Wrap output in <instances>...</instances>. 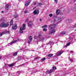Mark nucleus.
I'll list each match as a JSON object with an SVG mask.
<instances>
[{
	"label": "nucleus",
	"mask_w": 76,
	"mask_h": 76,
	"mask_svg": "<svg viewBox=\"0 0 76 76\" xmlns=\"http://www.w3.org/2000/svg\"><path fill=\"white\" fill-rule=\"evenodd\" d=\"M22 49H20V50H21Z\"/></svg>",
	"instance_id": "53"
},
{
	"label": "nucleus",
	"mask_w": 76,
	"mask_h": 76,
	"mask_svg": "<svg viewBox=\"0 0 76 76\" xmlns=\"http://www.w3.org/2000/svg\"><path fill=\"white\" fill-rule=\"evenodd\" d=\"M61 34H62V35H64V34H65V32H61Z\"/></svg>",
	"instance_id": "35"
},
{
	"label": "nucleus",
	"mask_w": 76,
	"mask_h": 76,
	"mask_svg": "<svg viewBox=\"0 0 76 76\" xmlns=\"http://www.w3.org/2000/svg\"><path fill=\"white\" fill-rule=\"evenodd\" d=\"M28 39H29V41L28 42V44H30V42H32V36H30L28 37Z\"/></svg>",
	"instance_id": "6"
},
{
	"label": "nucleus",
	"mask_w": 76,
	"mask_h": 76,
	"mask_svg": "<svg viewBox=\"0 0 76 76\" xmlns=\"http://www.w3.org/2000/svg\"><path fill=\"white\" fill-rule=\"evenodd\" d=\"M10 23V22H9L7 23H1L0 26L2 28H7V27H8V26H9Z\"/></svg>",
	"instance_id": "1"
},
{
	"label": "nucleus",
	"mask_w": 76,
	"mask_h": 76,
	"mask_svg": "<svg viewBox=\"0 0 76 76\" xmlns=\"http://www.w3.org/2000/svg\"><path fill=\"white\" fill-rule=\"evenodd\" d=\"M23 64H22L20 65V67H21V66H23Z\"/></svg>",
	"instance_id": "49"
},
{
	"label": "nucleus",
	"mask_w": 76,
	"mask_h": 76,
	"mask_svg": "<svg viewBox=\"0 0 76 76\" xmlns=\"http://www.w3.org/2000/svg\"><path fill=\"white\" fill-rule=\"evenodd\" d=\"M17 40H19V39H17Z\"/></svg>",
	"instance_id": "52"
},
{
	"label": "nucleus",
	"mask_w": 76,
	"mask_h": 76,
	"mask_svg": "<svg viewBox=\"0 0 76 76\" xmlns=\"http://www.w3.org/2000/svg\"><path fill=\"white\" fill-rule=\"evenodd\" d=\"M34 5H36H36H37V6L38 4H37L36 3V2H34Z\"/></svg>",
	"instance_id": "38"
},
{
	"label": "nucleus",
	"mask_w": 76,
	"mask_h": 76,
	"mask_svg": "<svg viewBox=\"0 0 76 76\" xmlns=\"http://www.w3.org/2000/svg\"><path fill=\"white\" fill-rule=\"evenodd\" d=\"M39 21L41 22L42 21V19H39Z\"/></svg>",
	"instance_id": "44"
},
{
	"label": "nucleus",
	"mask_w": 76,
	"mask_h": 76,
	"mask_svg": "<svg viewBox=\"0 0 76 76\" xmlns=\"http://www.w3.org/2000/svg\"><path fill=\"white\" fill-rule=\"evenodd\" d=\"M73 1L75 3V2H76V0H73Z\"/></svg>",
	"instance_id": "45"
},
{
	"label": "nucleus",
	"mask_w": 76,
	"mask_h": 76,
	"mask_svg": "<svg viewBox=\"0 0 76 76\" xmlns=\"http://www.w3.org/2000/svg\"><path fill=\"white\" fill-rule=\"evenodd\" d=\"M28 26L30 28L32 26V21H30L28 22Z\"/></svg>",
	"instance_id": "8"
},
{
	"label": "nucleus",
	"mask_w": 76,
	"mask_h": 76,
	"mask_svg": "<svg viewBox=\"0 0 76 76\" xmlns=\"http://www.w3.org/2000/svg\"><path fill=\"white\" fill-rule=\"evenodd\" d=\"M18 54V53L17 52H15V53H14L12 55L13 56H17V54Z\"/></svg>",
	"instance_id": "21"
},
{
	"label": "nucleus",
	"mask_w": 76,
	"mask_h": 76,
	"mask_svg": "<svg viewBox=\"0 0 76 76\" xmlns=\"http://www.w3.org/2000/svg\"><path fill=\"white\" fill-rule=\"evenodd\" d=\"M57 18H58V17H57Z\"/></svg>",
	"instance_id": "54"
},
{
	"label": "nucleus",
	"mask_w": 76,
	"mask_h": 76,
	"mask_svg": "<svg viewBox=\"0 0 76 76\" xmlns=\"http://www.w3.org/2000/svg\"><path fill=\"white\" fill-rule=\"evenodd\" d=\"M14 65H15V63H13L12 64H9L8 65V66L10 67H13V66H14Z\"/></svg>",
	"instance_id": "17"
},
{
	"label": "nucleus",
	"mask_w": 76,
	"mask_h": 76,
	"mask_svg": "<svg viewBox=\"0 0 76 76\" xmlns=\"http://www.w3.org/2000/svg\"><path fill=\"white\" fill-rule=\"evenodd\" d=\"M26 26V25H25V24H23V27L20 28V33H22L23 32V31L26 29V27H25Z\"/></svg>",
	"instance_id": "2"
},
{
	"label": "nucleus",
	"mask_w": 76,
	"mask_h": 76,
	"mask_svg": "<svg viewBox=\"0 0 76 76\" xmlns=\"http://www.w3.org/2000/svg\"><path fill=\"white\" fill-rule=\"evenodd\" d=\"M60 10H56V14L58 15H59V13H60Z\"/></svg>",
	"instance_id": "16"
},
{
	"label": "nucleus",
	"mask_w": 76,
	"mask_h": 76,
	"mask_svg": "<svg viewBox=\"0 0 76 76\" xmlns=\"http://www.w3.org/2000/svg\"><path fill=\"white\" fill-rule=\"evenodd\" d=\"M41 5H42V3H38L37 4V6H36L37 7H38L39 6H41Z\"/></svg>",
	"instance_id": "22"
},
{
	"label": "nucleus",
	"mask_w": 76,
	"mask_h": 76,
	"mask_svg": "<svg viewBox=\"0 0 76 76\" xmlns=\"http://www.w3.org/2000/svg\"><path fill=\"white\" fill-rule=\"evenodd\" d=\"M61 14L62 15H63V13H61Z\"/></svg>",
	"instance_id": "51"
},
{
	"label": "nucleus",
	"mask_w": 76,
	"mask_h": 76,
	"mask_svg": "<svg viewBox=\"0 0 76 76\" xmlns=\"http://www.w3.org/2000/svg\"><path fill=\"white\" fill-rule=\"evenodd\" d=\"M6 33H7V34H9V31H6L2 32V33H0V37H1V36H2L3 34H6Z\"/></svg>",
	"instance_id": "5"
},
{
	"label": "nucleus",
	"mask_w": 76,
	"mask_h": 76,
	"mask_svg": "<svg viewBox=\"0 0 76 76\" xmlns=\"http://www.w3.org/2000/svg\"><path fill=\"white\" fill-rule=\"evenodd\" d=\"M53 56V54H50L48 55V57H52Z\"/></svg>",
	"instance_id": "24"
},
{
	"label": "nucleus",
	"mask_w": 76,
	"mask_h": 76,
	"mask_svg": "<svg viewBox=\"0 0 76 76\" xmlns=\"http://www.w3.org/2000/svg\"><path fill=\"white\" fill-rule=\"evenodd\" d=\"M49 16H50V17H52V16H53V14H50L49 15Z\"/></svg>",
	"instance_id": "37"
},
{
	"label": "nucleus",
	"mask_w": 76,
	"mask_h": 76,
	"mask_svg": "<svg viewBox=\"0 0 76 76\" xmlns=\"http://www.w3.org/2000/svg\"><path fill=\"white\" fill-rule=\"evenodd\" d=\"M62 18H63V17Z\"/></svg>",
	"instance_id": "55"
},
{
	"label": "nucleus",
	"mask_w": 76,
	"mask_h": 76,
	"mask_svg": "<svg viewBox=\"0 0 76 76\" xmlns=\"http://www.w3.org/2000/svg\"><path fill=\"white\" fill-rule=\"evenodd\" d=\"M42 28H47V25H45L44 26L42 27Z\"/></svg>",
	"instance_id": "26"
},
{
	"label": "nucleus",
	"mask_w": 76,
	"mask_h": 76,
	"mask_svg": "<svg viewBox=\"0 0 76 76\" xmlns=\"http://www.w3.org/2000/svg\"><path fill=\"white\" fill-rule=\"evenodd\" d=\"M19 60H21V59H22V56H20L18 58Z\"/></svg>",
	"instance_id": "33"
},
{
	"label": "nucleus",
	"mask_w": 76,
	"mask_h": 76,
	"mask_svg": "<svg viewBox=\"0 0 76 76\" xmlns=\"http://www.w3.org/2000/svg\"><path fill=\"white\" fill-rule=\"evenodd\" d=\"M13 21L12 20H11V22L10 23L9 25L10 24L11 25H13Z\"/></svg>",
	"instance_id": "20"
},
{
	"label": "nucleus",
	"mask_w": 76,
	"mask_h": 76,
	"mask_svg": "<svg viewBox=\"0 0 76 76\" xmlns=\"http://www.w3.org/2000/svg\"><path fill=\"white\" fill-rule=\"evenodd\" d=\"M56 32V30L55 29H53L50 31V34H53Z\"/></svg>",
	"instance_id": "11"
},
{
	"label": "nucleus",
	"mask_w": 76,
	"mask_h": 76,
	"mask_svg": "<svg viewBox=\"0 0 76 76\" xmlns=\"http://www.w3.org/2000/svg\"><path fill=\"white\" fill-rule=\"evenodd\" d=\"M30 2H31V1H28L27 2H26L25 4V6H28L29 4H30Z\"/></svg>",
	"instance_id": "10"
},
{
	"label": "nucleus",
	"mask_w": 76,
	"mask_h": 76,
	"mask_svg": "<svg viewBox=\"0 0 76 76\" xmlns=\"http://www.w3.org/2000/svg\"><path fill=\"white\" fill-rule=\"evenodd\" d=\"M13 17L15 18H16L18 17V15L17 14H15V15L13 16Z\"/></svg>",
	"instance_id": "18"
},
{
	"label": "nucleus",
	"mask_w": 76,
	"mask_h": 76,
	"mask_svg": "<svg viewBox=\"0 0 76 76\" xmlns=\"http://www.w3.org/2000/svg\"><path fill=\"white\" fill-rule=\"evenodd\" d=\"M62 53H63V52H60L59 53H58L57 55V56H60V55H61V54H62Z\"/></svg>",
	"instance_id": "19"
},
{
	"label": "nucleus",
	"mask_w": 76,
	"mask_h": 76,
	"mask_svg": "<svg viewBox=\"0 0 76 76\" xmlns=\"http://www.w3.org/2000/svg\"><path fill=\"white\" fill-rule=\"evenodd\" d=\"M24 13H27V11H24Z\"/></svg>",
	"instance_id": "42"
},
{
	"label": "nucleus",
	"mask_w": 76,
	"mask_h": 76,
	"mask_svg": "<svg viewBox=\"0 0 76 76\" xmlns=\"http://www.w3.org/2000/svg\"><path fill=\"white\" fill-rule=\"evenodd\" d=\"M56 67L53 66V70H56Z\"/></svg>",
	"instance_id": "31"
},
{
	"label": "nucleus",
	"mask_w": 76,
	"mask_h": 76,
	"mask_svg": "<svg viewBox=\"0 0 76 76\" xmlns=\"http://www.w3.org/2000/svg\"><path fill=\"white\" fill-rule=\"evenodd\" d=\"M1 12L2 13H4V11H2Z\"/></svg>",
	"instance_id": "47"
},
{
	"label": "nucleus",
	"mask_w": 76,
	"mask_h": 76,
	"mask_svg": "<svg viewBox=\"0 0 76 76\" xmlns=\"http://www.w3.org/2000/svg\"><path fill=\"white\" fill-rule=\"evenodd\" d=\"M48 44H50V45H51V44H53V42H52V41H50L49 42V43L47 44V45H48Z\"/></svg>",
	"instance_id": "25"
},
{
	"label": "nucleus",
	"mask_w": 76,
	"mask_h": 76,
	"mask_svg": "<svg viewBox=\"0 0 76 76\" xmlns=\"http://www.w3.org/2000/svg\"><path fill=\"white\" fill-rule=\"evenodd\" d=\"M28 19L27 18L25 20V22H28Z\"/></svg>",
	"instance_id": "40"
},
{
	"label": "nucleus",
	"mask_w": 76,
	"mask_h": 76,
	"mask_svg": "<svg viewBox=\"0 0 76 76\" xmlns=\"http://www.w3.org/2000/svg\"><path fill=\"white\" fill-rule=\"evenodd\" d=\"M76 24H75L73 26V28H76Z\"/></svg>",
	"instance_id": "36"
},
{
	"label": "nucleus",
	"mask_w": 76,
	"mask_h": 76,
	"mask_svg": "<svg viewBox=\"0 0 76 76\" xmlns=\"http://www.w3.org/2000/svg\"><path fill=\"white\" fill-rule=\"evenodd\" d=\"M70 43H67L66 45V47H67V46H69V45H70Z\"/></svg>",
	"instance_id": "39"
},
{
	"label": "nucleus",
	"mask_w": 76,
	"mask_h": 76,
	"mask_svg": "<svg viewBox=\"0 0 76 76\" xmlns=\"http://www.w3.org/2000/svg\"><path fill=\"white\" fill-rule=\"evenodd\" d=\"M39 11L38 9H36L34 11L33 13L35 15H38V14H39Z\"/></svg>",
	"instance_id": "4"
},
{
	"label": "nucleus",
	"mask_w": 76,
	"mask_h": 76,
	"mask_svg": "<svg viewBox=\"0 0 76 76\" xmlns=\"http://www.w3.org/2000/svg\"><path fill=\"white\" fill-rule=\"evenodd\" d=\"M53 71V70L51 69L48 70L46 71V73L50 74V73H52Z\"/></svg>",
	"instance_id": "9"
},
{
	"label": "nucleus",
	"mask_w": 76,
	"mask_h": 76,
	"mask_svg": "<svg viewBox=\"0 0 76 76\" xmlns=\"http://www.w3.org/2000/svg\"><path fill=\"white\" fill-rule=\"evenodd\" d=\"M1 22H4L5 20L1 18Z\"/></svg>",
	"instance_id": "29"
},
{
	"label": "nucleus",
	"mask_w": 76,
	"mask_h": 76,
	"mask_svg": "<svg viewBox=\"0 0 76 76\" xmlns=\"http://www.w3.org/2000/svg\"><path fill=\"white\" fill-rule=\"evenodd\" d=\"M45 60V58H44L41 59V61H44V60Z\"/></svg>",
	"instance_id": "30"
},
{
	"label": "nucleus",
	"mask_w": 76,
	"mask_h": 76,
	"mask_svg": "<svg viewBox=\"0 0 76 76\" xmlns=\"http://www.w3.org/2000/svg\"><path fill=\"white\" fill-rule=\"evenodd\" d=\"M55 2L56 3H57V0H55Z\"/></svg>",
	"instance_id": "41"
},
{
	"label": "nucleus",
	"mask_w": 76,
	"mask_h": 76,
	"mask_svg": "<svg viewBox=\"0 0 76 76\" xmlns=\"http://www.w3.org/2000/svg\"><path fill=\"white\" fill-rule=\"evenodd\" d=\"M38 38H39L38 36H35L34 37V39H38Z\"/></svg>",
	"instance_id": "23"
},
{
	"label": "nucleus",
	"mask_w": 76,
	"mask_h": 76,
	"mask_svg": "<svg viewBox=\"0 0 76 76\" xmlns=\"http://www.w3.org/2000/svg\"><path fill=\"white\" fill-rule=\"evenodd\" d=\"M66 22H68V23H70V22H72V20L70 19H66Z\"/></svg>",
	"instance_id": "15"
},
{
	"label": "nucleus",
	"mask_w": 76,
	"mask_h": 76,
	"mask_svg": "<svg viewBox=\"0 0 76 76\" xmlns=\"http://www.w3.org/2000/svg\"><path fill=\"white\" fill-rule=\"evenodd\" d=\"M45 39V38L43 37H40V38H39V41H43Z\"/></svg>",
	"instance_id": "13"
},
{
	"label": "nucleus",
	"mask_w": 76,
	"mask_h": 76,
	"mask_svg": "<svg viewBox=\"0 0 76 76\" xmlns=\"http://www.w3.org/2000/svg\"><path fill=\"white\" fill-rule=\"evenodd\" d=\"M41 33H39L38 35V37H39V38H41Z\"/></svg>",
	"instance_id": "27"
},
{
	"label": "nucleus",
	"mask_w": 76,
	"mask_h": 76,
	"mask_svg": "<svg viewBox=\"0 0 76 76\" xmlns=\"http://www.w3.org/2000/svg\"><path fill=\"white\" fill-rule=\"evenodd\" d=\"M43 31H47V28H44L43 29Z\"/></svg>",
	"instance_id": "32"
},
{
	"label": "nucleus",
	"mask_w": 76,
	"mask_h": 76,
	"mask_svg": "<svg viewBox=\"0 0 76 76\" xmlns=\"http://www.w3.org/2000/svg\"><path fill=\"white\" fill-rule=\"evenodd\" d=\"M17 28H18V26L16 24H13V26H12V29H16Z\"/></svg>",
	"instance_id": "7"
},
{
	"label": "nucleus",
	"mask_w": 76,
	"mask_h": 76,
	"mask_svg": "<svg viewBox=\"0 0 76 76\" xmlns=\"http://www.w3.org/2000/svg\"><path fill=\"white\" fill-rule=\"evenodd\" d=\"M56 27V24H51L50 25L49 27V30H51L53 29H54Z\"/></svg>",
	"instance_id": "3"
},
{
	"label": "nucleus",
	"mask_w": 76,
	"mask_h": 76,
	"mask_svg": "<svg viewBox=\"0 0 76 76\" xmlns=\"http://www.w3.org/2000/svg\"><path fill=\"white\" fill-rule=\"evenodd\" d=\"M1 56H0V60H1Z\"/></svg>",
	"instance_id": "48"
},
{
	"label": "nucleus",
	"mask_w": 76,
	"mask_h": 76,
	"mask_svg": "<svg viewBox=\"0 0 76 76\" xmlns=\"http://www.w3.org/2000/svg\"><path fill=\"white\" fill-rule=\"evenodd\" d=\"M38 58H36L34 59V60H36V59H38Z\"/></svg>",
	"instance_id": "43"
},
{
	"label": "nucleus",
	"mask_w": 76,
	"mask_h": 76,
	"mask_svg": "<svg viewBox=\"0 0 76 76\" xmlns=\"http://www.w3.org/2000/svg\"><path fill=\"white\" fill-rule=\"evenodd\" d=\"M69 60H70L71 61H72V62H73V59H72V58H71V59L69 58Z\"/></svg>",
	"instance_id": "34"
},
{
	"label": "nucleus",
	"mask_w": 76,
	"mask_h": 76,
	"mask_svg": "<svg viewBox=\"0 0 76 76\" xmlns=\"http://www.w3.org/2000/svg\"><path fill=\"white\" fill-rule=\"evenodd\" d=\"M35 8H36V7H35L34 8H33V9H35Z\"/></svg>",
	"instance_id": "50"
},
{
	"label": "nucleus",
	"mask_w": 76,
	"mask_h": 76,
	"mask_svg": "<svg viewBox=\"0 0 76 76\" xmlns=\"http://www.w3.org/2000/svg\"><path fill=\"white\" fill-rule=\"evenodd\" d=\"M17 42V40H14L13 41H12L10 43H9V44H10V45H12V44H14V43Z\"/></svg>",
	"instance_id": "12"
},
{
	"label": "nucleus",
	"mask_w": 76,
	"mask_h": 76,
	"mask_svg": "<svg viewBox=\"0 0 76 76\" xmlns=\"http://www.w3.org/2000/svg\"><path fill=\"white\" fill-rule=\"evenodd\" d=\"M10 6V5L7 4L6 6L5 9L6 10H9V7Z\"/></svg>",
	"instance_id": "14"
},
{
	"label": "nucleus",
	"mask_w": 76,
	"mask_h": 76,
	"mask_svg": "<svg viewBox=\"0 0 76 76\" xmlns=\"http://www.w3.org/2000/svg\"><path fill=\"white\" fill-rule=\"evenodd\" d=\"M73 10H75V11H76V6L73 7Z\"/></svg>",
	"instance_id": "28"
},
{
	"label": "nucleus",
	"mask_w": 76,
	"mask_h": 76,
	"mask_svg": "<svg viewBox=\"0 0 76 76\" xmlns=\"http://www.w3.org/2000/svg\"><path fill=\"white\" fill-rule=\"evenodd\" d=\"M73 51H70V52L71 53H73Z\"/></svg>",
	"instance_id": "46"
}]
</instances>
